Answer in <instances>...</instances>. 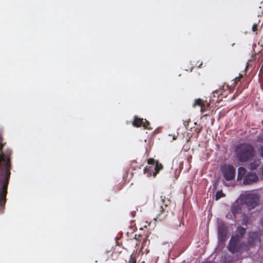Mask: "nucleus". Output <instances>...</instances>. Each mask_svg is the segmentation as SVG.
Wrapping results in <instances>:
<instances>
[{
	"mask_svg": "<svg viewBox=\"0 0 263 263\" xmlns=\"http://www.w3.org/2000/svg\"><path fill=\"white\" fill-rule=\"evenodd\" d=\"M5 144L0 135V214L4 210L12 168V151L9 148L3 150Z\"/></svg>",
	"mask_w": 263,
	"mask_h": 263,
	"instance_id": "obj_1",
	"label": "nucleus"
},
{
	"mask_svg": "<svg viewBox=\"0 0 263 263\" xmlns=\"http://www.w3.org/2000/svg\"><path fill=\"white\" fill-rule=\"evenodd\" d=\"M235 153L237 159L240 162H245L254 157L255 149L251 144L242 143L237 145Z\"/></svg>",
	"mask_w": 263,
	"mask_h": 263,
	"instance_id": "obj_2",
	"label": "nucleus"
},
{
	"mask_svg": "<svg viewBox=\"0 0 263 263\" xmlns=\"http://www.w3.org/2000/svg\"><path fill=\"white\" fill-rule=\"evenodd\" d=\"M170 202L168 199H161L160 202L155 205L154 210V212L156 214V217L154 218L155 220L162 221L166 218L168 214L167 207L170 203Z\"/></svg>",
	"mask_w": 263,
	"mask_h": 263,
	"instance_id": "obj_3",
	"label": "nucleus"
},
{
	"mask_svg": "<svg viewBox=\"0 0 263 263\" xmlns=\"http://www.w3.org/2000/svg\"><path fill=\"white\" fill-rule=\"evenodd\" d=\"M147 163L149 166H146L144 169V174L148 177L153 176L156 177L159 172L163 169L162 164L158 160H155L153 158L147 159Z\"/></svg>",
	"mask_w": 263,
	"mask_h": 263,
	"instance_id": "obj_4",
	"label": "nucleus"
},
{
	"mask_svg": "<svg viewBox=\"0 0 263 263\" xmlns=\"http://www.w3.org/2000/svg\"><path fill=\"white\" fill-rule=\"evenodd\" d=\"M259 196L255 193H249L243 197L244 203L249 210L253 209L259 204Z\"/></svg>",
	"mask_w": 263,
	"mask_h": 263,
	"instance_id": "obj_5",
	"label": "nucleus"
},
{
	"mask_svg": "<svg viewBox=\"0 0 263 263\" xmlns=\"http://www.w3.org/2000/svg\"><path fill=\"white\" fill-rule=\"evenodd\" d=\"M220 171L226 180L230 181L235 178V169L233 166L225 164L220 167Z\"/></svg>",
	"mask_w": 263,
	"mask_h": 263,
	"instance_id": "obj_6",
	"label": "nucleus"
},
{
	"mask_svg": "<svg viewBox=\"0 0 263 263\" xmlns=\"http://www.w3.org/2000/svg\"><path fill=\"white\" fill-rule=\"evenodd\" d=\"M258 180V177L254 172H249L247 173L243 179L242 184L245 185H251L256 183Z\"/></svg>",
	"mask_w": 263,
	"mask_h": 263,
	"instance_id": "obj_7",
	"label": "nucleus"
},
{
	"mask_svg": "<svg viewBox=\"0 0 263 263\" xmlns=\"http://www.w3.org/2000/svg\"><path fill=\"white\" fill-rule=\"evenodd\" d=\"M260 239L258 234L256 232H251L248 234V238L247 242V245L249 247H253L254 246L255 242L259 241Z\"/></svg>",
	"mask_w": 263,
	"mask_h": 263,
	"instance_id": "obj_8",
	"label": "nucleus"
},
{
	"mask_svg": "<svg viewBox=\"0 0 263 263\" xmlns=\"http://www.w3.org/2000/svg\"><path fill=\"white\" fill-rule=\"evenodd\" d=\"M239 241V240L237 239H233V238L231 237L229 241V245L227 247L228 250L233 254L238 252L239 249L237 245Z\"/></svg>",
	"mask_w": 263,
	"mask_h": 263,
	"instance_id": "obj_9",
	"label": "nucleus"
},
{
	"mask_svg": "<svg viewBox=\"0 0 263 263\" xmlns=\"http://www.w3.org/2000/svg\"><path fill=\"white\" fill-rule=\"evenodd\" d=\"M218 233L220 240L225 241L227 238V229L224 225L222 224L218 226Z\"/></svg>",
	"mask_w": 263,
	"mask_h": 263,
	"instance_id": "obj_10",
	"label": "nucleus"
},
{
	"mask_svg": "<svg viewBox=\"0 0 263 263\" xmlns=\"http://www.w3.org/2000/svg\"><path fill=\"white\" fill-rule=\"evenodd\" d=\"M246 232V230L243 227L239 226L236 230L235 235L232 236L231 237H232L233 239L240 240L243 237Z\"/></svg>",
	"mask_w": 263,
	"mask_h": 263,
	"instance_id": "obj_11",
	"label": "nucleus"
},
{
	"mask_svg": "<svg viewBox=\"0 0 263 263\" xmlns=\"http://www.w3.org/2000/svg\"><path fill=\"white\" fill-rule=\"evenodd\" d=\"M247 174V171L246 168L243 166H240L238 168V173L237 180L238 181L241 180L245 178L246 175Z\"/></svg>",
	"mask_w": 263,
	"mask_h": 263,
	"instance_id": "obj_12",
	"label": "nucleus"
},
{
	"mask_svg": "<svg viewBox=\"0 0 263 263\" xmlns=\"http://www.w3.org/2000/svg\"><path fill=\"white\" fill-rule=\"evenodd\" d=\"M261 163L259 159H255L248 164V168L251 170H256L260 165Z\"/></svg>",
	"mask_w": 263,
	"mask_h": 263,
	"instance_id": "obj_13",
	"label": "nucleus"
},
{
	"mask_svg": "<svg viewBox=\"0 0 263 263\" xmlns=\"http://www.w3.org/2000/svg\"><path fill=\"white\" fill-rule=\"evenodd\" d=\"M196 106H200L201 108V111L202 112L205 110V104L204 102L201 99H197L195 100V102L193 105V107H195Z\"/></svg>",
	"mask_w": 263,
	"mask_h": 263,
	"instance_id": "obj_14",
	"label": "nucleus"
},
{
	"mask_svg": "<svg viewBox=\"0 0 263 263\" xmlns=\"http://www.w3.org/2000/svg\"><path fill=\"white\" fill-rule=\"evenodd\" d=\"M231 210L234 216L235 217L237 214L241 212V208L238 203H234L231 207Z\"/></svg>",
	"mask_w": 263,
	"mask_h": 263,
	"instance_id": "obj_15",
	"label": "nucleus"
},
{
	"mask_svg": "<svg viewBox=\"0 0 263 263\" xmlns=\"http://www.w3.org/2000/svg\"><path fill=\"white\" fill-rule=\"evenodd\" d=\"M148 234H146L145 236V238L143 239V242L142 243L141 249L139 251V253H141V254H144L143 250L145 247H147L149 243V240H148Z\"/></svg>",
	"mask_w": 263,
	"mask_h": 263,
	"instance_id": "obj_16",
	"label": "nucleus"
},
{
	"mask_svg": "<svg viewBox=\"0 0 263 263\" xmlns=\"http://www.w3.org/2000/svg\"><path fill=\"white\" fill-rule=\"evenodd\" d=\"M143 119L142 118H138L137 117H135L134 120L133 122V125L135 127H140L143 125Z\"/></svg>",
	"mask_w": 263,
	"mask_h": 263,
	"instance_id": "obj_17",
	"label": "nucleus"
},
{
	"mask_svg": "<svg viewBox=\"0 0 263 263\" xmlns=\"http://www.w3.org/2000/svg\"><path fill=\"white\" fill-rule=\"evenodd\" d=\"M137 235H135V237L134 239H130L127 240V245L129 246L135 247V248L139 245V241L136 238Z\"/></svg>",
	"mask_w": 263,
	"mask_h": 263,
	"instance_id": "obj_18",
	"label": "nucleus"
},
{
	"mask_svg": "<svg viewBox=\"0 0 263 263\" xmlns=\"http://www.w3.org/2000/svg\"><path fill=\"white\" fill-rule=\"evenodd\" d=\"M223 197H225V194L223 193L222 191H218L216 193L215 200H218Z\"/></svg>",
	"mask_w": 263,
	"mask_h": 263,
	"instance_id": "obj_19",
	"label": "nucleus"
},
{
	"mask_svg": "<svg viewBox=\"0 0 263 263\" xmlns=\"http://www.w3.org/2000/svg\"><path fill=\"white\" fill-rule=\"evenodd\" d=\"M142 126L145 129H152L150 126V123L148 121H147L146 119H145V121H143Z\"/></svg>",
	"mask_w": 263,
	"mask_h": 263,
	"instance_id": "obj_20",
	"label": "nucleus"
},
{
	"mask_svg": "<svg viewBox=\"0 0 263 263\" xmlns=\"http://www.w3.org/2000/svg\"><path fill=\"white\" fill-rule=\"evenodd\" d=\"M136 254L133 253L130 257V259L128 263H136Z\"/></svg>",
	"mask_w": 263,
	"mask_h": 263,
	"instance_id": "obj_21",
	"label": "nucleus"
},
{
	"mask_svg": "<svg viewBox=\"0 0 263 263\" xmlns=\"http://www.w3.org/2000/svg\"><path fill=\"white\" fill-rule=\"evenodd\" d=\"M131 166L132 168L134 170H136L137 168L141 169V167L142 166V165H140V166H138L137 165V162L135 161H133L131 163Z\"/></svg>",
	"mask_w": 263,
	"mask_h": 263,
	"instance_id": "obj_22",
	"label": "nucleus"
},
{
	"mask_svg": "<svg viewBox=\"0 0 263 263\" xmlns=\"http://www.w3.org/2000/svg\"><path fill=\"white\" fill-rule=\"evenodd\" d=\"M257 151L259 156L263 158V145H259L257 147Z\"/></svg>",
	"mask_w": 263,
	"mask_h": 263,
	"instance_id": "obj_23",
	"label": "nucleus"
},
{
	"mask_svg": "<svg viewBox=\"0 0 263 263\" xmlns=\"http://www.w3.org/2000/svg\"><path fill=\"white\" fill-rule=\"evenodd\" d=\"M256 141L258 143H261L263 144V134H259L257 136Z\"/></svg>",
	"mask_w": 263,
	"mask_h": 263,
	"instance_id": "obj_24",
	"label": "nucleus"
},
{
	"mask_svg": "<svg viewBox=\"0 0 263 263\" xmlns=\"http://www.w3.org/2000/svg\"><path fill=\"white\" fill-rule=\"evenodd\" d=\"M248 223V218L247 216H244L242 220L241 223L243 225L246 226Z\"/></svg>",
	"mask_w": 263,
	"mask_h": 263,
	"instance_id": "obj_25",
	"label": "nucleus"
},
{
	"mask_svg": "<svg viewBox=\"0 0 263 263\" xmlns=\"http://www.w3.org/2000/svg\"><path fill=\"white\" fill-rule=\"evenodd\" d=\"M257 27H258V26L257 24H254L252 26L253 31L256 32L257 30Z\"/></svg>",
	"mask_w": 263,
	"mask_h": 263,
	"instance_id": "obj_26",
	"label": "nucleus"
},
{
	"mask_svg": "<svg viewBox=\"0 0 263 263\" xmlns=\"http://www.w3.org/2000/svg\"><path fill=\"white\" fill-rule=\"evenodd\" d=\"M241 79L240 78H239L238 77H236L235 79H234V84H236L238 82H239L240 81Z\"/></svg>",
	"mask_w": 263,
	"mask_h": 263,
	"instance_id": "obj_27",
	"label": "nucleus"
},
{
	"mask_svg": "<svg viewBox=\"0 0 263 263\" xmlns=\"http://www.w3.org/2000/svg\"><path fill=\"white\" fill-rule=\"evenodd\" d=\"M219 92H220L219 90H216L215 91H213L214 96L215 97L216 95H219Z\"/></svg>",
	"mask_w": 263,
	"mask_h": 263,
	"instance_id": "obj_28",
	"label": "nucleus"
},
{
	"mask_svg": "<svg viewBox=\"0 0 263 263\" xmlns=\"http://www.w3.org/2000/svg\"><path fill=\"white\" fill-rule=\"evenodd\" d=\"M144 254H147L149 252V250L147 249V248H146L144 249L143 250Z\"/></svg>",
	"mask_w": 263,
	"mask_h": 263,
	"instance_id": "obj_29",
	"label": "nucleus"
},
{
	"mask_svg": "<svg viewBox=\"0 0 263 263\" xmlns=\"http://www.w3.org/2000/svg\"><path fill=\"white\" fill-rule=\"evenodd\" d=\"M248 67H249V63H247V65H246V68H245V70H246V71L248 69Z\"/></svg>",
	"mask_w": 263,
	"mask_h": 263,
	"instance_id": "obj_30",
	"label": "nucleus"
},
{
	"mask_svg": "<svg viewBox=\"0 0 263 263\" xmlns=\"http://www.w3.org/2000/svg\"><path fill=\"white\" fill-rule=\"evenodd\" d=\"M200 131H201V129H198V130L197 131V136H198V135H199V133H200Z\"/></svg>",
	"mask_w": 263,
	"mask_h": 263,
	"instance_id": "obj_31",
	"label": "nucleus"
},
{
	"mask_svg": "<svg viewBox=\"0 0 263 263\" xmlns=\"http://www.w3.org/2000/svg\"><path fill=\"white\" fill-rule=\"evenodd\" d=\"M243 76L242 74H239V78H240V79H242L243 78Z\"/></svg>",
	"mask_w": 263,
	"mask_h": 263,
	"instance_id": "obj_32",
	"label": "nucleus"
},
{
	"mask_svg": "<svg viewBox=\"0 0 263 263\" xmlns=\"http://www.w3.org/2000/svg\"><path fill=\"white\" fill-rule=\"evenodd\" d=\"M261 174H262V176L263 177V167L261 168Z\"/></svg>",
	"mask_w": 263,
	"mask_h": 263,
	"instance_id": "obj_33",
	"label": "nucleus"
},
{
	"mask_svg": "<svg viewBox=\"0 0 263 263\" xmlns=\"http://www.w3.org/2000/svg\"><path fill=\"white\" fill-rule=\"evenodd\" d=\"M176 139V137H175V136L173 137V140H175Z\"/></svg>",
	"mask_w": 263,
	"mask_h": 263,
	"instance_id": "obj_34",
	"label": "nucleus"
}]
</instances>
